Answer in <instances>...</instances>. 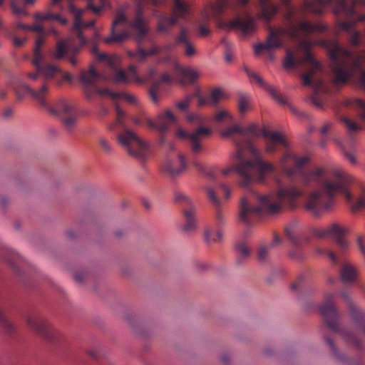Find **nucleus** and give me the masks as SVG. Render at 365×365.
<instances>
[{
	"label": "nucleus",
	"mask_w": 365,
	"mask_h": 365,
	"mask_svg": "<svg viewBox=\"0 0 365 365\" xmlns=\"http://www.w3.org/2000/svg\"><path fill=\"white\" fill-rule=\"evenodd\" d=\"M309 158L306 155L298 156L290 150L284 153L279 161L282 170L288 176L299 175L301 182L306 185L320 183L319 187L312 191L307 199L304 208L314 217H320L331 209L334 204V195L345 192L348 200L351 194L346 192L353 177L340 168H334L327 178L322 180L325 170L316 168L304 170L302 167L308 163Z\"/></svg>",
	"instance_id": "1"
},
{
	"label": "nucleus",
	"mask_w": 365,
	"mask_h": 365,
	"mask_svg": "<svg viewBox=\"0 0 365 365\" xmlns=\"http://www.w3.org/2000/svg\"><path fill=\"white\" fill-rule=\"evenodd\" d=\"M287 28H278L276 29H270L269 34L267 38L265 43H258L254 46L255 53L259 55L262 51L269 52L274 48H280L282 46V38L285 36L292 39L298 40L299 44L294 51L287 50V56L283 62V66L285 69H289L295 65H302L304 63L310 64L307 73L302 74L303 84L308 86L312 84V74L319 70L320 65L313 58L309 51V48L316 42H312L307 40V37L315 32H321L325 29V26L320 24H313L309 21H302L299 24H296L293 20L288 18V24ZM337 41H322L318 42L319 45L327 48L330 58L331 59V68L333 73V83L335 85H341L344 83L335 82V73L334 71V59L331 55L329 47L331 43Z\"/></svg>",
	"instance_id": "2"
},
{
	"label": "nucleus",
	"mask_w": 365,
	"mask_h": 365,
	"mask_svg": "<svg viewBox=\"0 0 365 365\" xmlns=\"http://www.w3.org/2000/svg\"><path fill=\"white\" fill-rule=\"evenodd\" d=\"M302 195V191L292 185L280 189L277 195H259L253 190H249L240 200V218L248 222L254 217L274 214L283 205L293 208L295 200Z\"/></svg>",
	"instance_id": "3"
},
{
	"label": "nucleus",
	"mask_w": 365,
	"mask_h": 365,
	"mask_svg": "<svg viewBox=\"0 0 365 365\" xmlns=\"http://www.w3.org/2000/svg\"><path fill=\"white\" fill-rule=\"evenodd\" d=\"M237 148V157L239 163L236 167L237 173L242 178L240 185L243 187L253 182H262L265 177L276 170L272 163L263 160L258 148L252 143L247 141L245 148L252 154L253 160L244 158L243 148L240 143H236Z\"/></svg>",
	"instance_id": "4"
},
{
	"label": "nucleus",
	"mask_w": 365,
	"mask_h": 365,
	"mask_svg": "<svg viewBox=\"0 0 365 365\" xmlns=\"http://www.w3.org/2000/svg\"><path fill=\"white\" fill-rule=\"evenodd\" d=\"M329 50L334 59L335 82L346 83L351 77L359 73V85L365 91V72L362 70V66L365 64V51L354 56L336 43H331Z\"/></svg>",
	"instance_id": "5"
},
{
	"label": "nucleus",
	"mask_w": 365,
	"mask_h": 365,
	"mask_svg": "<svg viewBox=\"0 0 365 365\" xmlns=\"http://www.w3.org/2000/svg\"><path fill=\"white\" fill-rule=\"evenodd\" d=\"M138 4L136 8L135 17L128 25V31H123L120 33H115V28L118 25L124 24L127 22V19L123 13H118L115 19L113 21L111 35L104 39L106 43L113 42H122L126 40L129 36L133 35L138 43H141L145 35L149 31L148 21L143 18L144 5L145 4H152L158 5L160 1L158 0H138Z\"/></svg>",
	"instance_id": "6"
},
{
	"label": "nucleus",
	"mask_w": 365,
	"mask_h": 365,
	"mask_svg": "<svg viewBox=\"0 0 365 365\" xmlns=\"http://www.w3.org/2000/svg\"><path fill=\"white\" fill-rule=\"evenodd\" d=\"M341 297L349 304L353 326L351 331L341 330L340 334L348 345L361 348L365 339V312L354 307L349 302L348 293L341 292Z\"/></svg>",
	"instance_id": "7"
},
{
	"label": "nucleus",
	"mask_w": 365,
	"mask_h": 365,
	"mask_svg": "<svg viewBox=\"0 0 365 365\" xmlns=\"http://www.w3.org/2000/svg\"><path fill=\"white\" fill-rule=\"evenodd\" d=\"M328 4L334 6L335 14H342L349 19L356 14L355 5H365V0H351L350 4H348L346 0H304L303 9L318 14L321 13L323 7Z\"/></svg>",
	"instance_id": "8"
},
{
	"label": "nucleus",
	"mask_w": 365,
	"mask_h": 365,
	"mask_svg": "<svg viewBox=\"0 0 365 365\" xmlns=\"http://www.w3.org/2000/svg\"><path fill=\"white\" fill-rule=\"evenodd\" d=\"M118 143L128 153L140 161H143L148 154V145L133 130L125 129L118 136Z\"/></svg>",
	"instance_id": "9"
},
{
	"label": "nucleus",
	"mask_w": 365,
	"mask_h": 365,
	"mask_svg": "<svg viewBox=\"0 0 365 365\" xmlns=\"http://www.w3.org/2000/svg\"><path fill=\"white\" fill-rule=\"evenodd\" d=\"M250 3V0H235L231 4L227 0H217L215 4H210L201 11V16L203 21H208L211 17L218 18L224 9L230 6L232 9L240 12L245 9Z\"/></svg>",
	"instance_id": "10"
},
{
	"label": "nucleus",
	"mask_w": 365,
	"mask_h": 365,
	"mask_svg": "<svg viewBox=\"0 0 365 365\" xmlns=\"http://www.w3.org/2000/svg\"><path fill=\"white\" fill-rule=\"evenodd\" d=\"M14 89L18 100L21 101L26 95L30 94L41 106H47L46 99V96L48 92V86L47 83H43L38 90L36 91L25 83L19 81L15 84Z\"/></svg>",
	"instance_id": "11"
},
{
	"label": "nucleus",
	"mask_w": 365,
	"mask_h": 365,
	"mask_svg": "<svg viewBox=\"0 0 365 365\" xmlns=\"http://www.w3.org/2000/svg\"><path fill=\"white\" fill-rule=\"evenodd\" d=\"M174 6L170 17H162L158 21V30L167 32L180 19L185 18L189 14V4L182 0H173Z\"/></svg>",
	"instance_id": "12"
},
{
	"label": "nucleus",
	"mask_w": 365,
	"mask_h": 365,
	"mask_svg": "<svg viewBox=\"0 0 365 365\" xmlns=\"http://www.w3.org/2000/svg\"><path fill=\"white\" fill-rule=\"evenodd\" d=\"M211 133V130L207 128L200 127L192 132L187 133L182 128H179L176 131V135L180 138H187L190 142L192 151L195 153L202 150V141Z\"/></svg>",
	"instance_id": "13"
},
{
	"label": "nucleus",
	"mask_w": 365,
	"mask_h": 365,
	"mask_svg": "<svg viewBox=\"0 0 365 365\" xmlns=\"http://www.w3.org/2000/svg\"><path fill=\"white\" fill-rule=\"evenodd\" d=\"M334 294L326 293L324 301L319 307L320 313L324 317L327 326L334 331H338L337 312L333 304Z\"/></svg>",
	"instance_id": "14"
},
{
	"label": "nucleus",
	"mask_w": 365,
	"mask_h": 365,
	"mask_svg": "<svg viewBox=\"0 0 365 365\" xmlns=\"http://www.w3.org/2000/svg\"><path fill=\"white\" fill-rule=\"evenodd\" d=\"M186 169L185 157L182 153L174 158H167L162 165L163 172L173 178L181 175Z\"/></svg>",
	"instance_id": "15"
},
{
	"label": "nucleus",
	"mask_w": 365,
	"mask_h": 365,
	"mask_svg": "<svg viewBox=\"0 0 365 365\" xmlns=\"http://www.w3.org/2000/svg\"><path fill=\"white\" fill-rule=\"evenodd\" d=\"M358 22H365V14L360 15L356 19H350L348 21H339L337 24L339 30L344 31L348 34L349 43L354 47L361 43V33L355 29Z\"/></svg>",
	"instance_id": "16"
},
{
	"label": "nucleus",
	"mask_w": 365,
	"mask_h": 365,
	"mask_svg": "<svg viewBox=\"0 0 365 365\" xmlns=\"http://www.w3.org/2000/svg\"><path fill=\"white\" fill-rule=\"evenodd\" d=\"M261 135L264 138L267 153H274L279 145L287 148L289 145L286 138L279 131L263 128L261 130Z\"/></svg>",
	"instance_id": "17"
},
{
	"label": "nucleus",
	"mask_w": 365,
	"mask_h": 365,
	"mask_svg": "<svg viewBox=\"0 0 365 365\" xmlns=\"http://www.w3.org/2000/svg\"><path fill=\"white\" fill-rule=\"evenodd\" d=\"M176 121L175 116L170 110L159 113L155 121L147 119L146 122L149 127L158 130L160 133H165L168 127Z\"/></svg>",
	"instance_id": "18"
},
{
	"label": "nucleus",
	"mask_w": 365,
	"mask_h": 365,
	"mask_svg": "<svg viewBox=\"0 0 365 365\" xmlns=\"http://www.w3.org/2000/svg\"><path fill=\"white\" fill-rule=\"evenodd\" d=\"M43 107L47 109L51 115L61 118L75 113L73 105L66 99H60L51 106L47 103V106Z\"/></svg>",
	"instance_id": "19"
},
{
	"label": "nucleus",
	"mask_w": 365,
	"mask_h": 365,
	"mask_svg": "<svg viewBox=\"0 0 365 365\" xmlns=\"http://www.w3.org/2000/svg\"><path fill=\"white\" fill-rule=\"evenodd\" d=\"M230 27H237L244 34L254 32L257 28L256 19L249 12L245 16H238L230 23Z\"/></svg>",
	"instance_id": "20"
},
{
	"label": "nucleus",
	"mask_w": 365,
	"mask_h": 365,
	"mask_svg": "<svg viewBox=\"0 0 365 365\" xmlns=\"http://www.w3.org/2000/svg\"><path fill=\"white\" fill-rule=\"evenodd\" d=\"M114 80L117 83H128L135 82L138 83H144L145 80L139 77L137 73V68L135 66H130L128 68L127 73L122 69L117 70L114 75Z\"/></svg>",
	"instance_id": "21"
},
{
	"label": "nucleus",
	"mask_w": 365,
	"mask_h": 365,
	"mask_svg": "<svg viewBox=\"0 0 365 365\" xmlns=\"http://www.w3.org/2000/svg\"><path fill=\"white\" fill-rule=\"evenodd\" d=\"M259 14L257 19L270 21L278 12V6L272 0H258Z\"/></svg>",
	"instance_id": "22"
},
{
	"label": "nucleus",
	"mask_w": 365,
	"mask_h": 365,
	"mask_svg": "<svg viewBox=\"0 0 365 365\" xmlns=\"http://www.w3.org/2000/svg\"><path fill=\"white\" fill-rule=\"evenodd\" d=\"M99 78V73L95 71L93 66H91L88 71H81L79 76V80L83 86L84 91L86 93L88 98H90L92 95V90L93 88H91V86Z\"/></svg>",
	"instance_id": "23"
},
{
	"label": "nucleus",
	"mask_w": 365,
	"mask_h": 365,
	"mask_svg": "<svg viewBox=\"0 0 365 365\" xmlns=\"http://www.w3.org/2000/svg\"><path fill=\"white\" fill-rule=\"evenodd\" d=\"M27 324L33 331L45 338H48L52 327L48 321L37 317H29L27 319Z\"/></svg>",
	"instance_id": "24"
},
{
	"label": "nucleus",
	"mask_w": 365,
	"mask_h": 365,
	"mask_svg": "<svg viewBox=\"0 0 365 365\" xmlns=\"http://www.w3.org/2000/svg\"><path fill=\"white\" fill-rule=\"evenodd\" d=\"M327 232H329V235L336 240L341 248L346 249L348 247V242L343 238V235L348 232L346 227L334 223L327 227Z\"/></svg>",
	"instance_id": "25"
},
{
	"label": "nucleus",
	"mask_w": 365,
	"mask_h": 365,
	"mask_svg": "<svg viewBox=\"0 0 365 365\" xmlns=\"http://www.w3.org/2000/svg\"><path fill=\"white\" fill-rule=\"evenodd\" d=\"M176 71L181 76V79L180 80L181 84H185L186 81L192 83L199 77L197 71L189 67H176Z\"/></svg>",
	"instance_id": "26"
},
{
	"label": "nucleus",
	"mask_w": 365,
	"mask_h": 365,
	"mask_svg": "<svg viewBox=\"0 0 365 365\" xmlns=\"http://www.w3.org/2000/svg\"><path fill=\"white\" fill-rule=\"evenodd\" d=\"M68 43H69L68 39L59 41L56 43V51L53 53V54H52L53 56L56 59H61L70 51H73L74 52H78V51L79 50L78 47H74V48H71L68 46Z\"/></svg>",
	"instance_id": "27"
},
{
	"label": "nucleus",
	"mask_w": 365,
	"mask_h": 365,
	"mask_svg": "<svg viewBox=\"0 0 365 365\" xmlns=\"http://www.w3.org/2000/svg\"><path fill=\"white\" fill-rule=\"evenodd\" d=\"M69 10L74 14V29H81V28L92 27L94 26L95 21L93 20L88 22L83 23L81 21V16L84 12L83 10L76 8L73 4L69 6Z\"/></svg>",
	"instance_id": "28"
},
{
	"label": "nucleus",
	"mask_w": 365,
	"mask_h": 365,
	"mask_svg": "<svg viewBox=\"0 0 365 365\" xmlns=\"http://www.w3.org/2000/svg\"><path fill=\"white\" fill-rule=\"evenodd\" d=\"M357 276L356 269L351 264H344L341 269V279L344 283L354 282Z\"/></svg>",
	"instance_id": "29"
},
{
	"label": "nucleus",
	"mask_w": 365,
	"mask_h": 365,
	"mask_svg": "<svg viewBox=\"0 0 365 365\" xmlns=\"http://www.w3.org/2000/svg\"><path fill=\"white\" fill-rule=\"evenodd\" d=\"M290 1L291 0H281L282 4L286 7L287 24H288L289 17L293 20L296 24H299L302 21H306L305 20L301 19V18L299 16V11L290 5Z\"/></svg>",
	"instance_id": "30"
},
{
	"label": "nucleus",
	"mask_w": 365,
	"mask_h": 365,
	"mask_svg": "<svg viewBox=\"0 0 365 365\" xmlns=\"http://www.w3.org/2000/svg\"><path fill=\"white\" fill-rule=\"evenodd\" d=\"M185 222L183 226V231L189 233L194 231L197 227V220L195 217L193 209L186 210L184 212Z\"/></svg>",
	"instance_id": "31"
},
{
	"label": "nucleus",
	"mask_w": 365,
	"mask_h": 365,
	"mask_svg": "<svg viewBox=\"0 0 365 365\" xmlns=\"http://www.w3.org/2000/svg\"><path fill=\"white\" fill-rule=\"evenodd\" d=\"M261 135V132L259 133L257 132V125L255 124H251L250 125H248L247 128H243V131L242 132V138L243 139V140L242 141H236L235 140V144L236 145V143H240L242 145L244 146L243 148V152L245 150H247V148H245V143L247 141L251 143L250 140H247V138H250V137H253V138H255V137H258Z\"/></svg>",
	"instance_id": "32"
},
{
	"label": "nucleus",
	"mask_w": 365,
	"mask_h": 365,
	"mask_svg": "<svg viewBox=\"0 0 365 365\" xmlns=\"http://www.w3.org/2000/svg\"><path fill=\"white\" fill-rule=\"evenodd\" d=\"M285 232L287 237L294 246L299 247L301 245V241L299 239L300 231L295 223L289 224L285 228Z\"/></svg>",
	"instance_id": "33"
},
{
	"label": "nucleus",
	"mask_w": 365,
	"mask_h": 365,
	"mask_svg": "<svg viewBox=\"0 0 365 365\" xmlns=\"http://www.w3.org/2000/svg\"><path fill=\"white\" fill-rule=\"evenodd\" d=\"M92 53L97 56V58L99 61H106L110 66H115L120 61L119 56L116 55L108 56L105 53H98L97 46L94 45L91 49Z\"/></svg>",
	"instance_id": "34"
},
{
	"label": "nucleus",
	"mask_w": 365,
	"mask_h": 365,
	"mask_svg": "<svg viewBox=\"0 0 365 365\" xmlns=\"http://www.w3.org/2000/svg\"><path fill=\"white\" fill-rule=\"evenodd\" d=\"M242 131L243 127H242L239 124H235L221 130L220 135L224 138H229L234 136L236 134H239L240 136L242 138Z\"/></svg>",
	"instance_id": "35"
},
{
	"label": "nucleus",
	"mask_w": 365,
	"mask_h": 365,
	"mask_svg": "<svg viewBox=\"0 0 365 365\" xmlns=\"http://www.w3.org/2000/svg\"><path fill=\"white\" fill-rule=\"evenodd\" d=\"M232 115L229 111L226 110H220L217 111L213 117V120L218 123L224 122L230 123L232 122Z\"/></svg>",
	"instance_id": "36"
},
{
	"label": "nucleus",
	"mask_w": 365,
	"mask_h": 365,
	"mask_svg": "<svg viewBox=\"0 0 365 365\" xmlns=\"http://www.w3.org/2000/svg\"><path fill=\"white\" fill-rule=\"evenodd\" d=\"M263 88L279 103L286 104L287 103V99L284 98L273 86L266 83Z\"/></svg>",
	"instance_id": "37"
},
{
	"label": "nucleus",
	"mask_w": 365,
	"mask_h": 365,
	"mask_svg": "<svg viewBox=\"0 0 365 365\" xmlns=\"http://www.w3.org/2000/svg\"><path fill=\"white\" fill-rule=\"evenodd\" d=\"M224 96L222 91L220 88L213 89L208 97L209 104L211 106L217 105L220 100L224 98Z\"/></svg>",
	"instance_id": "38"
},
{
	"label": "nucleus",
	"mask_w": 365,
	"mask_h": 365,
	"mask_svg": "<svg viewBox=\"0 0 365 365\" xmlns=\"http://www.w3.org/2000/svg\"><path fill=\"white\" fill-rule=\"evenodd\" d=\"M37 71L41 72L46 79L53 77L56 73L60 71L59 68L54 65H48L46 66H42V69Z\"/></svg>",
	"instance_id": "39"
},
{
	"label": "nucleus",
	"mask_w": 365,
	"mask_h": 365,
	"mask_svg": "<svg viewBox=\"0 0 365 365\" xmlns=\"http://www.w3.org/2000/svg\"><path fill=\"white\" fill-rule=\"evenodd\" d=\"M205 191L209 201L215 206H220V200L217 196L215 189L210 186H207L205 187Z\"/></svg>",
	"instance_id": "40"
},
{
	"label": "nucleus",
	"mask_w": 365,
	"mask_h": 365,
	"mask_svg": "<svg viewBox=\"0 0 365 365\" xmlns=\"http://www.w3.org/2000/svg\"><path fill=\"white\" fill-rule=\"evenodd\" d=\"M194 96L193 94L186 96L182 101L176 103V107L182 111H187Z\"/></svg>",
	"instance_id": "41"
},
{
	"label": "nucleus",
	"mask_w": 365,
	"mask_h": 365,
	"mask_svg": "<svg viewBox=\"0 0 365 365\" xmlns=\"http://www.w3.org/2000/svg\"><path fill=\"white\" fill-rule=\"evenodd\" d=\"M93 93H98L99 95L103 96H108L113 100L120 98V94L118 93H113L107 88L99 89L97 88H93L92 90V94Z\"/></svg>",
	"instance_id": "42"
},
{
	"label": "nucleus",
	"mask_w": 365,
	"mask_h": 365,
	"mask_svg": "<svg viewBox=\"0 0 365 365\" xmlns=\"http://www.w3.org/2000/svg\"><path fill=\"white\" fill-rule=\"evenodd\" d=\"M235 249L241 257H247L250 255V248L244 242H240L236 244Z\"/></svg>",
	"instance_id": "43"
},
{
	"label": "nucleus",
	"mask_w": 365,
	"mask_h": 365,
	"mask_svg": "<svg viewBox=\"0 0 365 365\" xmlns=\"http://www.w3.org/2000/svg\"><path fill=\"white\" fill-rule=\"evenodd\" d=\"M100 147L102 151L106 154L110 155L113 152V148L110 142L105 138L101 137L98 140Z\"/></svg>",
	"instance_id": "44"
},
{
	"label": "nucleus",
	"mask_w": 365,
	"mask_h": 365,
	"mask_svg": "<svg viewBox=\"0 0 365 365\" xmlns=\"http://www.w3.org/2000/svg\"><path fill=\"white\" fill-rule=\"evenodd\" d=\"M205 240L207 242H220L222 237V233L221 231H218L215 235L212 236V233L209 230L205 232Z\"/></svg>",
	"instance_id": "45"
},
{
	"label": "nucleus",
	"mask_w": 365,
	"mask_h": 365,
	"mask_svg": "<svg viewBox=\"0 0 365 365\" xmlns=\"http://www.w3.org/2000/svg\"><path fill=\"white\" fill-rule=\"evenodd\" d=\"M0 326L5 330L6 332H10L13 330L14 326L11 322H9L6 317L2 310L0 309Z\"/></svg>",
	"instance_id": "46"
},
{
	"label": "nucleus",
	"mask_w": 365,
	"mask_h": 365,
	"mask_svg": "<svg viewBox=\"0 0 365 365\" xmlns=\"http://www.w3.org/2000/svg\"><path fill=\"white\" fill-rule=\"evenodd\" d=\"M74 114L75 113L73 114L67 115V116L64 118H61L63 119V125L68 130H71L76 125V118Z\"/></svg>",
	"instance_id": "47"
},
{
	"label": "nucleus",
	"mask_w": 365,
	"mask_h": 365,
	"mask_svg": "<svg viewBox=\"0 0 365 365\" xmlns=\"http://www.w3.org/2000/svg\"><path fill=\"white\" fill-rule=\"evenodd\" d=\"M43 59V56L41 52V50H34V58L32 63L36 68V70L42 69L41 63Z\"/></svg>",
	"instance_id": "48"
},
{
	"label": "nucleus",
	"mask_w": 365,
	"mask_h": 365,
	"mask_svg": "<svg viewBox=\"0 0 365 365\" xmlns=\"http://www.w3.org/2000/svg\"><path fill=\"white\" fill-rule=\"evenodd\" d=\"M238 105L240 111L241 113L245 112L249 108L248 97L245 94H240L239 96Z\"/></svg>",
	"instance_id": "49"
},
{
	"label": "nucleus",
	"mask_w": 365,
	"mask_h": 365,
	"mask_svg": "<svg viewBox=\"0 0 365 365\" xmlns=\"http://www.w3.org/2000/svg\"><path fill=\"white\" fill-rule=\"evenodd\" d=\"M160 81H156L153 83L150 88L149 94L150 96V98L153 103H157L158 102V91L159 88Z\"/></svg>",
	"instance_id": "50"
},
{
	"label": "nucleus",
	"mask_w": 365,
	"mask_h": 365,
	"mask_svg": "<svg viewBox=\"0 0 365 365\" xmlns=\"http://www.w3.org/2000/svg\"><path fill=\"white\" fill-rule=\"evenodd\" d=\"M245 72L247 74V76L252 78L253 80H255L258 84L259 86H260L261 87H264L265 86V84L267 83L262 78L261 76H259L258 74H257L256 73L252 71H250L249 69L246 68L245 69Z\"/></svg>",
	"instance_id": "51"
},
{
	"label": "nucleus",
	"mask_w": 365,
	"mask_h": 365,
	"mask_svg": "<svg viewBox=\"0 0 365 365\" xmlns=\"http://www.w3.org/2000/svg\"><path fill=\"white\" fill-rule=\"evenodd\" d=\"M341 121L346 125L350 133L357 131L359 127L352 120L346 117L341 118Z\"/></svg>",
	"instance_id": "52"
},
{
	"label": "nucleus",
	"mask_w": 365,
	"mask_h": 365,
	"mask_svg": "<svg viewBox=\"0 0 365 365\" xmlns=\"http://www.w3.org/2000/svg\"><path fill=\"white\" fill-rule=\"evenodd\" d=\"M190 42L187 39V30L184 28H182L180 32V34L176 38L177 43H183L184 45Z\"/></svg>",
	"instance_id": "53"
},
{
	"label": "nucleus",
	"mask_w": 365,
	"mask_h": 365,
	"mask_svg": "<svg viewBox=\"0 0 365 365\" xmlns=\"http://www.w3.org/2000/svg\"><path fill=\"white\" fill-rule=\"evenodd\" d=\"M365 208V190L361 195V196L358 198L357 201L353 206V210L356 211L360 209Z\"/></svg>",
	"instance_id": "54"
},
{
	"label": "nucleus",
	"mask_w": 365,
	"mask_h": 365,
	"mask_svg": "<svg viewBox=\"0 0 365 365\" xmlns=\"http://www.w3.org/2000/svg\"><path fill=\"white\" fill-rule=\"evenodd\" d=\"M119 94H120V97L124 98V99L129 103H131L133 105H138L139 103L138 98L133 94L125 93H120Z\"/></svg>",
	"instance_id": "55"
},
{
	"label": "nucleus",
	"mask_w": 365,
	"mask_h": 365,
	"mask_svg": "<svg viewBox=\"0 0 365 365\" xmlns=\"http://www.w3.org/2000/svg\"><path fill=\"white\" fill-rule=\"evenodd\" d=\"M196 52V49L191 42L185 44V55L187 57H193Z\"/></svg>",
	"instance_id": "56"
},
{
	"label": "nucleus",
	"mask_w": 365,
	"mask_h": 365,
	"mask_svg": "<svg viewBox=\"0 0 365 365\" xmlns=\"http://www.w3.org/2000/svg\"><path fill=\"white\" fill-rule=\"evenodd\" d=\"M355 103L356 106L360 109L359 110V116L360 118L363 120H365V102L360 99L355 100Z\"/></svg>",
	"instance_id": "57"
},
{
	"label": "nucleus",
	"mask_w": 365,
	"mask_h": 365,
	"mask_svg": "<svg viewBox=\"0 0 365 365\" xmlns=\"http://www.w3.org/2000/svg\"><path fill=\"white\" fill-rule=\"evenodd\" d=\"M55 14L51 12H46L45 14H36L35 18L38 21L51 20L54 19Z\"/></svg>",
	"instance_id": "58"
},
{
	"label": "nucleus",
	"mask_w": 365,
	"mask_h": 365,
	"mask_svg": "<svg viewBox=\"0 0 365 365\" xmlns=\"http://www.w3.org/2000/svg\"><path fill=\"white\" fill-rule=\"evenodd\" d=\"M148 56L147 51L139 46L136 51V60L139 62L143 61Z\"/></svg>",
	"instance_id": "59"
},
{
	"label": "nucleus",
	"mask_w": 365,
	"mask_h": 365,
	"mask_svg": "<svg viewBox=\"0 0 365 365\" xmlns=\"http://www.w3.org/2000/svg\"><path fill=\"white\" fill-rule=\"evenodd\" d=\"M271 246H262L260 247L258 252V257L259 259L264 260L267 258L269 250H270Z\"/></svg>",
	"instance_id": "60"
},
{
	"label": "nucleus",
	"mask_w": 365,
	"mask_h": 365,
	"mask_svg": "<svg viewBox=\"0 0 365 365\" xmlns=\"http://www.w3.org/2000/svg\"><path fill=\"white\" fill-rule=\"evenodd\" d=\"M115 110H116V115H117V119L116 123H120L121 125L123 126V118L125 115L124 111L119 107L118 105L115 106Z\"/></svg>",
	"instance_id": "61"
},
{
	"label": "nucleus",
	"mask_w": 365,
	"mask_h": 365,
	"mask_svg": "<svg viewBox=\"0 0 365 365\" xmlns=\"http://www.w3.org/2000/svg\"><path fill=\"white\" fill-rule=\"evenodd\" d=\"M157 73H158V71L155 68H154V67L150 68L147 71L145 77L142 78L143 79L145 80L144 83H145L146 81L150 80L154 76H155L157 75Z\"/></svg>",
	"instance_id": "62"
},
{
	"label": "nucleus",
	"mask_w": 365,
	"mask_h": 365,
	"mask_svg": "<svg viewBox=\"0 0 365 365\" xmlns=\"http://www.w3.org/2000/svg\"><path fill=\"white\" fill-rule=\"evenodd\" d=\"M334 123L331 121H326L322 125L320 133L322 135H325L329 130H330L333 127Z\"/></svg>",
	"instance_id": "63"
},
{
	"label": "nucleus",
	"mask_w": 365,
	"mask_h": 365,
	"mask_svg": "<svg viewBox=\"0 0 365 365\" xmlns=\"http://www.w3.org/2000/svg\"><path fill=\"white\" fill-rule=\"evenodd\" d=\"M175 199L176 201H189V197L183 192H176L175 193Z\"/></svg>",
	"instance_id": "64"
}]
</instances>
